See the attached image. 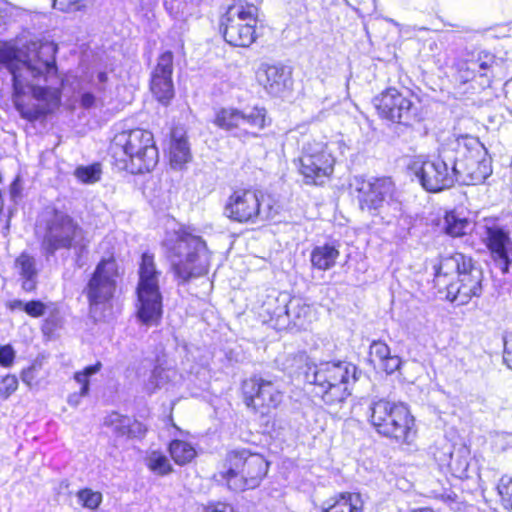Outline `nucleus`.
<instances>
[{"label": "nucleus", "mask_w": 512, "mask_h": 512, "mask_svg": "<svg viewBox=\"0 0 512 512\" xmlns=\"http://www.w3.org/2000/svg\"><path fill=\"white\" fill-rule=\"evenodd\" d=\"M484 279L477 261L459 250L439 254L432 263V288L447 302L458 306L482 295Z\"/></svg>", "instance_id": "f257e3e1"}, {"label": "nucleus", "mask_w": 512, "mask_h": 512, "mask_svg": "<svg viewBox=\"0 0 512 512\" xmlns=\"http://www.w3.org/2000/svg\"><path fill=\"white\" fill-rule=\"evenodd\" d=\"M287 366L312 386V392L327 405L344 402L350 395V383L356 380V366L340 360L316 364L305 351L289 355Z\"/></svg>", "instance_id": "f03ea898"}, {"label": "nucleus", "mask_w": 512, "mask_h": 512, "mask_svg": "<svg viewBox=\"0 0 512 512\" xmlns=\"http://www.w3.org/2000/svg\"><path fill=\"white\" fill-rule=\"evenodd\" d=\"M108 155L113 167L131 175L150 173L159 161L155 137L143 128L117 132L109 143Z\"/></svg>", "instance_id": "7ed1b4c3"}, {"label": "nucleus", "mask_w": 512, "mask_h": 512, "mask_svg": "<svg viewBox=\"0 0 512 512\" xmlns=\"http://www.w3.org/2000/svg\"><path fill=\"white\" fill-rule=\"evenodd\" d=\"M298 155L292 159L295 172L308 187L324 188L335 178L337 156L334 143L320 134H301Z\"/></svg>", "instance_id": "20e7f679"}, {"label": "nucleus", "mask_w": 512, "mask_h": 512, "mask_svg": "<svg viewBox=\"0 0 512 512\" xmlns=\"http://www.w3.org/2000/svg\"><path fill=\"white\" fill-rule=\"evenodd\" d=\"M271 462L261 453L245 447L229 449L213 479L233 493L257 489L267 478Z\"/></svg>", "instance_id": "39448f33"}, {"label": "nucleus", "mask_w": 512, "mask_h": 512, "mask_svg": "<svg viewBox=\"0 0 512 512\" xmlns=\"http://www.w3.org/2000/svg\"><path fill=\"white\" fill-rule=\"evenodd\" d=\"M40 232V249L46 257L58 251H75L78 257L88 252L89 240L79 222L68 212L56 207L47 208L36 224Z\"/></svg>", "instance_id": "423d86ee"}, {"label": "nucleus", "mask_w": 512, "mask_h": 512, "mask_svg": "<svg viewBox=\"0 0 512 512\" xmlns=\"http://www.w3.org/2000/svg\"><path fill=\"white\" fill-rule=\"evenodd\" d=\"M167 258L172 262V271L181 283L205 276L210 270L205 240L193 229L181 226L173 236L163 241Z\"/></svg>", "instance_id": "0eeeda50"}, {"label": "nucleus", "mask_w": 512, "mask_h": 512, "mask_svg": "<svg viewBox=\"0 0 512 512\" xmlns=\"http://www.w3.org/2000/svg\"><path fill=\"white\" fill-rule=\"evenodd\" d=\"M367 420L379 436L400 445H410L418 433L415 416L402 401L387 398L373 401L368 408Z\"/></svg>", "instance_id": "6e6552de"}, {"label": "nucleus", "mask_w": 512, "mask_h": 512, "mask_svg": "<svg viewBox=\"0 0 512 512\" xmlns=\"http://www.w3.org/2000/svg\"><path fill=\"white\" fill-rule=\"evenodd\" d=\"M123 268L114 249L107 251L96 263L83 287L90 312L111 308L117 298Z\"/></svg>", "instance_id": "1a4fd4ad"}, {"label": "nucleus", "mask_w": 512, "mask_h": 512, "mask_svg": "<svg viewBox=\"0 0 512 512\" xmlns=\"http://www.w3.org/2000/svg\"><path fill=\"white\" fill-rule=\"evenodd\" d=\"M35 80L23 77L12 84V101L20 117L27 122L45 121L62 102L61 88L39 86Z\"/></svg>", "instance_id": "9d476101"}, {"label": "nucleus", "mask_w": 512, "mask_h": 512, "mask_svg": "<svg viewBox=\"0 0 512 512\" xmlns=\"http://www.w3.org/2000/svg\"><path fill=\"white\" fill-rule=\"evenodd\" d=\"M259 8L247 0H234L219 19V33L226 44L247 49L258 38Z\"/></svg>", "instance_id": "9b49d317"}, {"label": "nucleus", "mask_w": 512, "mask_h": 512, "mask_svg": "<svg viewBox=\"0 0 512 512\" xmlns=\"http://www.w3.org/2000/svg\"><path fill=\"white\" fill-rule=\"evenodd\" d=\"M155 255L149 251L141 254L136 285L137 317L144 325H159L163 317V297L160 291Z\"/></svg>", "instance_id": "f8f14e48"}, {"label": "nucleus", "mask_w": 512, "mask_h": 512, "mask_svg": "<svg viewBox=\"0 0 512 512\" xmlns=\"http://www.w3.org/2000/svg\"><path fill=\"white\" fill-rule=\"evenodd\" d=\"M211 123L218 130L241 142L261 137L271 120L264 106L253 105L247 109L220 106L213 112Z\"/></svg>", "instance_id": "ddd939ff"}, {"label": "nucleus", "mask_w": 512, "mask_h": 512, "mask_svg": "<svg viewBox=\"0 0 512 512\" xmlns=\"http://www.w3.org/2000/svg\"><path fill=\"white\" fill-rule=\"evenodd\" d=\"M419 98L411 91H403L394 86L383 89L372 99L378 118L384 122L413 127L424 120Z\"/></svg>", "instance_id": "4468645a"}, {"label": "nucleus", "mask_w": 512, "mask_h": 512, "mask_svg": "<svg viewBox=\"0 0 512 512\" xmlns=\"http://www.w3.org/2000/svg\"><path fill=\"white\" fill-rule=\"evenodd\" d=\"M272 209L267 194L253 185L230 189L223 205V215L232 223L253 225L264 221Z\"/></svg>", "instance_id": "2eb2a0df"}, {"label": "nucleus", "mask_w": 512, "mask_h": 512, "mask_svg": "<svg viewBox=\"0 0 512 512\" xmlns=\"http://www.w3.org/2000/svg\"><path fill=\"white\" fill-rule=\"evenodd\" d=\"M503 64V59L489 50L470 52L454 63L453 81L466 90H483L489 87L494 71Z\"/></svg>", "instance_id": "dca6fc26"}, {"label": "nucleus", "mask_w": 512, "mask_h": 512, "mask_svg": "<svg viewBox=\"0 0 512 512\" xmlns=\"http://www.w3.org/2000/svg\"><path fill=\"white\" fill-rule=\"evenodd\" d=\"M239 397L246 409L254 415L267 417L283 403L284 391L273 379L255 373L241 380Z\"/></svg>", "instance_id": "f3484780"}, {"label": "nucleus", "mask_w": 512, "mask_h": 512, "mask_svg": "<svg viewBox=\"0 0 512 512\" xmlns=\"http://www.w3.org/2000/svg\"><path fill=\"white\" fill-rule=\"evenodd\" d=\"M406 172L414 176L424 190L437 193L451 188L457 181L456 160L451 166L440 157L429 159L416 155L409 159Z\"/></svg>", "instance_id": "a211bd4d"}, {"label": "nucleus", "mask_w": 512, "mask_h": 512, "mask_svg": "<svg viewBox=\"0 0 512 512\" xmlns=\"http://www.w3.org/2000/svg\"><path fill=\"white\" fill-rule=\"evenodd\" d=\"M351 187L359 209L371 215H378L384 204L394 200L397 194V187L391 176H355Z\"/></svg>", "instance_id": "6ab92c4d"}, {"label": "nucleus", "mask_w": 512, "mask_h": 512, "mask_svg": "<svg viewBox=\"0 0 512 512\" xmlns=\"http://www.w3.org/2000/svg\"><path fill=\"white\" fill-rule=\"evenodd\" d=\"M174 55L165 50L157 56L149 79V90L153 98L162 106H169L175 98L173 83Z\"/></svg>", "instance_id": "aec40b11"}, {"label": "nucleus", "mask_w": 512, "mask_h": 512, "mask_svg": "<svg viewBox=\"0 0 512 512\" xmlns=\"http://www.w3.org/2000/svg\"><path fill=\"white\" fill-rule=\"evenodd\" d=\"M57 47L50 42H40L35 46L33 55L25 61L27 71L23 70L24 77L33 80L43 78L47 80L49 75H58L56 66Z\"/></svg>", "instance_id": "412c9836"}, {"label": "nucleus", "mask_w": 512, "mask_h": 512, "mask_svg": "<svg viewBox=\"0 0 512 512\" xmlns=\"http://www.w3.org/2000/svg\"><path fill=\"white\" fill-rule=\"evenodd\" d=\"M484 243L495 265L503 274L508 273L512 263V239L509 231L496 225L487 226Z\"/></svg>", "instance_id": "4be33fe9"}, {"label": "nucleus", "mask_w": 512, "mask_h": 512, "mask_svg": "<svg viewBox=\"0 0 512 512\" xmlns=\"http://www.w3.org/2000/svg\"><path fill=\"white\" fill-rule=\"evenodd\" d=\"M258 318L263 324L280 331L287 327L290 310L284 300L277 296L268 295L259 307Z\"/></svg>", "instance_id": "5701e85b"}, {"label": "nucleus", "mask_w": 512, "mask_h": 512, "mask_svg": "<svg viewBox=\"0 0 512 512\" xmlns=\"http://www.w3.org/2000/svg\"><path fill=\"white\" fill-rule=\"evenodd\" d=\"M104 424L111 427L116 437L142 439L148 432L147 426L136 418L112 412L105 418Z\"/></svg>", "instance_id": "b1692460"}, {"label": "nucleus", "mask_w": 512, "mask_h": 512, "mask_svg": "<svg viewBox=\"0 0 512 512\" xmlns=\"http://www.w3.org/2000/svg\"><path fill=\"white\" fill-rule=\"evenodd\" d=\"M368 361L375 370L391 375L398 371L402 361L400 357L391 353L389 346L382 340H374L370 344Z\"/></svg>", "instance_id": "393cba45"}, {"label": "nucleus", "mask_w": 512, "mask_h": 512, "mask_svg": "<svg viewBox=\"0 0 512 512\" xmlns=\"http://www.w3.org/2000/svg\"><path fill=\"white\" fill-rule=\"evenodd\" d=\"M321 512H365V501L359 492L341 491L323 503Z\"/></svg>", "instance_id": "a878e982"}, {"label": "nucleus", "mask_w": 512, "mask_h": 512, "mask_svg": "<svg viewBox=\"0 0 512 512\" xmlns=\"http://www.w3.org/2000/svg\"><path fill=\"white\" fill-rule=\"evenodd\" d=\"M261 84L270 94H279L292 84V71L283 64L265 65Z\"/></svg>", "instance_id": "bb28decb"}, {"label": "nucleus", "mask_w": 512, "mask_h": 512, "mask_svg": "<svg viewBox=\"0 0 512 512\" xmlns=\"http://www.w3.org/2000/svg\"><path fill=\"white\" fill-rule=\"evenodd\" d=\"M14 269L21 278V288L23 291L35 292L38 286V268L35 257L27 251H22L13 263Z\"/></svg>", "instance_id": "cd10ccee"}, {"label": "nucleus", "mask_w": 512, "mask_h": 512, "mask_svg": "<svg viewBox=\"0 0 512 512\" xmlns=\"http://www.w3.org/2000/svg\"><path fill=\"white\" fill-rule=\"evenodd\" d=\"M168 157L175 168H182L191 160L188 135L182 128L174 127L170 132Z\"/></svg>", "instance_id": "c85d7f7f"}, {"label": "nucleus", "mask_w": 512, "mask_h": 512, "mask_svg": "<svg viewBox=\"0 0 512 512\" xmlns=\"http://www.w3.org/2000/svg\"><path fill=\"white\" fill-rule=\"evenodd\" d=\"M442 219V232L448 237L463 238L473 230L471 219L462 215L456 208L445 210Z\"/></svg>", "instance_id": "c756f323"}, {"label": "nucleus", "mask_w": 512, "mask_h": 512, "mask_svg": "<svg viewBox=\"0 0 512 512\" xmlns=\"http://www.w3.org/2000/svg\"><path fill=\"white\" fill-rule=\"evenodd\" d=\"M340 257L339 245L335 243H324L312 248L310 263L313 269L327 271L336 265Z\"/></svg>", "instance_id": "7c9ffc66"}, {"label": "nucleus", "mask_w": 512, "mask_h": 512, "mask_svg": "<svg viewBox=\"0 0 512 512\" xmlns=\"http://www.w3.org/2000/svg\"><path fill=\"white\" fill-rule=\"evenodd\" d=\"M49 374V371L44 368L43 362L34 359L27 367L21 369L20 378L29 389H38L48 382Z\"/></svg>", "instance_id": "2f4dec72"}, {"label": "nucleus", "mask_w": 512, "mask_h": 512, "mask_svg": "<svg viewBox=\"0 0 512 512\" xmlns=\"http://www.w3.org/2000/svg\"><path fill=\"white\" fill-rule=\"evenodd\" d=\"M167 451L173 462L178 466H186L197 457L195 447L190 442L181 439L169 441Z\"/></svg>", "instance_id": "473e14b6"}, {"label": "nucleus", "mask_w": 512, "mask_h": 512, "mask_svg": "<svg viewBox=\"0 0 512 512\" xmlns=\"http://www.w3.org/2000/svg\"><path fill=\"white\" fill-rule=\"evenodd\" d=\"M0 63L12 74V84L22 79L25 76L23 70L28 69L25 61L18 57L17 50L12 47H0Z\"/></svg>", "instance_id": "72a5a7b5"}, {"label": "nucleus", "mask_w": 512, "mask_h": 512, "mask_svg": "<svg viewBox=\"0 0 512 512\" xmlns=\"http://www.w3.org/2000/svg\"><path fill=\"white\" fill-rule=\"evenodd\" d=\"M146 468L155 475L167 476L174 471L168 457L161 450H150L144 457Z\"/></svg>", "instance_id": "f704fd0d"}, {"label": "nucleus", "mask_w": 512, "mask_h": 512, "mask_svg": "<svg viewBox=\"0 0 512 512\" xmlns=\"http://www.w3.org/2000/svg\"><path fill=\"white\" fill-rule=\"evenodd\" d=\"M76 497L79 505L90 511H97L103 502L102 492L93 490L90 487L80 488L76 492Z\"/></svg>", "instance_id": "c9c22d12"}, {"label": "nucleus", "mask_w": 512, "mask_h": 512, "mask_svg": "<svg viewBox=\"0 0 512 512\" xmlns=\"http://www.w3.org/2000/svg\"><path fill=\"white\" fill-rule=\"evenodd\" d=\"M101 173V166L97 162L86 166H78L74 171L75 177L80 182L85 184H92L99 181L101 178Z\"/></svg>", "instance_id": "e433bc0d"}, {"label": "nucleus", "mask_w": 512, "mask_h": 512, "mask_svg": "<svg viewBox=\"0 0 512 512\" xmlns=\"http://www.w3.org/2000/svg\"><path fill=\"white\" fill-rule=\"evenodd\" d=\"M497 492L502 507L512 512V477L503 475L497 484Z\"/></svg>", "instance_id": "4c0bfd02"}, {"label": "nucleus", "mask_w": 512, "mask_h": 512, "mask_svg": "<svg viewBox=\"0 0 512 512\" xmlns=\"http://www.w3.org/2000/svg\"><path fill=\"white\" fill-rule=\"evenodd\" d=\"M480 144L478 137L465 134L457 136L455 140L450 142L447 146H451L452 150L471 153L472 151L477 150Z\"/></svg>", "instance_id": "58836bf2"}, {"label": "nucleus", "mask_w": 512, "mask_h": 512, "mask_svg": "<svg viewBox=\"0 0 512 512\" xmlns=\"http://www.w3.org/2000/svg\"><path fill=\"white\" fill-rule=\"evenodd\" d=\"M19 388V380L15 374L7 373L0 377V399H9Z\"/></svg>", "instance_id": "ea45409f"}, {"label": "nucleus", "mask_w": 512, "mask_h": 512, "mask_svg": "<svg viewBox=\"0 0 512 512\" xmlns=\"http://www.w3.org/2000/svg\"><path fill=\"white\" fill-rule=\"evenodd\" d=\"M73 378L80 385V390L77 393L70 394L67 398V402L72 406H76L80 402V399L88 395L90 381L89 378L78 371L74 373Z\"/></svg>", "instance_id": "a19ab883"}, {"label": "nucleus", "mask_w": 512, "mask_h": 512, "mask_svg": "<svg viewBox=\"0 0 512 512\" xmlns=\"http://www.w3.org/2000/svg\"><path fill=\"white\" fill-rule=\"evenodd\" d=\"M200 512H238L234 505L226 500H210L201 505Z\"/></svg>", "instance_id": "79ce46f5"}, {"label": "nucleus", "mask_w": 512, "mask_h": 512, "mask_svg": "<svg viewBox=\"0 0 512 512\" xmlns=\"http://www.w3.org/2000/svg\"><path fill=\"white\" fill-rule=\"evenodd\" d=\"M16 351L11 344L0 345V366L10 368L14 365Z\"/></svg>", "instance_id": "37998d69"}, {"label": "nucleus", "mask_w": 512, "mask_h": 512, "mask_svg": "<svg viewBox=\"0 0 512 512\" xmlns=\"http://www.w3.org/2000/svg\"><path fill=\"white\" fill-rule=\"evenodd\" d=\"M47 310L44 302L38 299H33L25 303V313L32 318L42 317Z\"/></svg>", "instance_id": "c03bdc74"}, {"label": "nucleus", "mask_w": 512, "mask_h": 512, "mask_svg": "<svg viewBox=\"0 0 512 512\" xmlns=\"http://www.w3.org/2000/svg\"><path fill=\"white\" fill-rule=\"evenodd\" d=\"M53 7L61 12H76L84 8L80 0H53Z\"/></svg>", "instance_id": "a18cd8bd"}, {"label": "nucleus", "mask_w": 512, "mask_h": 512, "mask_svg": "<svg viewBox=\"0 0 512 512\" xmlns=\"http://www.w3.org/2000/svg\"><path fill=\"white\" fill-rule=\"evenodd\" d=\"M166 354L161 353V355H158L155 359V364L151 371V377L155 379L156 381L163 378L167 367H166Z\"/></svg>", "instance_id": "49530a36"}, {"label": "nucleus", "mask_w": 512, "mask_h": 512, "mask_svg": "<svg viewBox=\"0 0 512 512\" xmlns=\"http://www.w3.org/2000/svg\"><path fill=\"white\" fill-rule=\"evenodd\" d=\"M97 98L96 96L90 92L86 91L81 94L79 98V104L82 109L89 110L96 106Z\"/></svg>", "instance_id": "de8ad7c7"}, {"label": "nucleus", "mask_w": 512, "mask_h": 512, "mask_svg": "<svg viewBox=\"0 0 512 512\" xmlns=\"http://www.w3.org/2000/svg\"><path fill=\"white\" fill-rule=\"evenodd\" d=\"M58 328V321L55 319H46L43 321L41 331L44 336L52 337Z\"/></svg>", "instance_id": "09e8293b"}, {"label": "nucleus", "mask_w": 512, "mask_h": 512, "mask_svg": "<svg viewBox=\"0 0 512 512\" xmlns=\"http://www.w3.org/2000/svg\"><path fill=\"white\" fill-rule=\"evenodd\" d=\"M504 360L512 368V333L504 340Z\"/></svg>", "instance_id": "8fccbe9b"}, {"label": "nucleus", "mask_w": 512, "mask_h": 512, "mask_svg": "<svg viewBox=\"0 0 512 512\" xmlns=\"http://www.w3.org/2000/svg\"><path fill=\"white\" fill-rule=\"evenodd\" d=\"M102 367L101 362L97 361L93 365L86 366L83 370L79 371L80 373H83L87 378L91 376L92 374L97 373Z\"/></svg>", "instance_id": "3c124183"}, {"label": "nucleus", "mask_w": 512, "mask_h": 512, "mask_svg": "<svg viewBox=\"0 0 512 512\" xmlns=\"http://www.w3.org/2000/svg\"><path fill=\"white\" fill-rule=\"evenodd\" d=\"M25 303L26 302L15 299V300L9 301L6 306L10 311L21 310V311L25 312Z\"/></svg>", "instance_id": "603ef678"}, {"label": "nucleus", "mask_w": 512, "mask_h": 512, "mask_svg": "<svg viewBox=\"0 0 512 512\" xmlns=\"http://www.w3.org/2000/svg\"><path fill=\"white\" fill-rule=\"evenodd\" d=\"M97 81L99 84H102L101 87L98 88V92H105V84L108 82V74L106 71H100L97 73Z\"/></svg>", "instance_id": "864d4df0"}, {"label": "nucleus", "mask_w": 512, "mask_h": 512, "mask_svg": "<svg viewBox=\"0 0 512 512\" xmlns=\"http://www.w3.org/2000/svg\"><path fill=\"white\" fill-rule=\"evenodd\" d=\"M20 194L19 180L15 179L10 185V195L12 198H17Z\"/></svg>", "instance_id": "5fc2aeb1"}, {"label": "nucleus", "mask_w": 512, "mask_h": 512, "mask_svg": "<svg viewBox=\"0 0 512 512\" xmlns=\"http://www.w3.org/2000/svg\"><path fill=\"white\" fill-rule=\"evenodd\" d=\"M409 512H440V511L437 509H434L431 506H423V507L411 509Z\"/></svg>", "instance_id": "6e6d98bb"}, {"label": "nucleus", "mask_w": 512, "mask_h": 512, "mask_svg": "<svg viewBox=\"0 0 512 512\" xmlns=\"http://www.w3.org/2000/svg\"><path fill=\"white\" fill-rule=\"evenodd\" d=\"M302 310H303L304 316H306V314L309 312V307L306 305H302Z\"/></svg>", "instance_id": "4d7b16f0"}, {"label": "nucleus", "mask_w": 512, "mask_h": 512, "mask_svg": "<svg viewBox=\"0 0 512 512\" xmlns=\"http://www.w3.org/2000/svg\"><path fill=\"white\" fill-rule=\"evenodd\" d=\"M180 49L183 51L184 50V44L183 42L180 43Z\"/></svg>", "instance_id": "13d9d810"}]
</instances>
